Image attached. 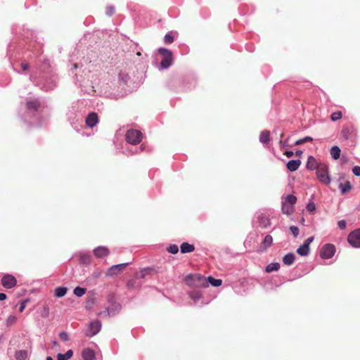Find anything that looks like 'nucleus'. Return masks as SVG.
Wrapping results in <instances>:
<instances>
[{
	"instance_id": "1",
	"label": "nucleus",
	"mask_w": 360,
	"mask_h": 360,
	"mask_svg": "<svg viewBox=\"0 0 360 360\" xmlns=\"http://www.w3.org/2000/svg\"><path fill=\"white\" fill-rule=\"evenodd\" d=\"M316 176L319 181L324 185H329L331 182V179L329 175L328 167L325 164H319V166L316 172Z\"/></svg>"
},
{
	"instance_id": "2",
	"label": "nucleus",
	"mask_w": 360,
	"mask_h": 360,
	"mask_svg": "<svg viewBox=\"0 0 360 360\" xmlns=\"http://www.w3.org/2000/svg\"><path fill=\"white\" fill-rule=\"evenodd\" d=\"M158 52L163 56V59L160 63L161 67L164 69L168 68L173 62L172 53L169 50L165 48H160L158 50Z\"/></svg>"
},
{
	"instance_id": "3",
	"label": "nucleus",
	"mask_w": 360,
	"mask_h": 360,
	"mask_svg": "<svg viewBox=\"0 0 360 360\" xmlns=\"http://www.w3.org/2000/svg\"><path fill=\"white\" fill-rule=\"evenodd\" d=\"M126 140L131 145L139 144L142 140V133L136 129H129L127 131Z\"/></svg>"
},
{
	"instance_id": "4",
	"label": "nucleus",
	"mask_w": 360,
	"mask_h": 360,
	"mask_svg": "<svg viewBox=\"0 0 360 360\" xmlns=\"http://www.w3.org/2000/svg\"><path fill=\"white\" fill-rule=\"evenodd\" d=\"M335 252V248L332 244H326L323 246L320 252V256L323 259H330Z\"/></svg>"
},
{
	"instance_id": "5",
	"label": "nucleus",
	"mask_w": 360,
	"mask_h": 360,
	"mask_svg": "<svg viewBox=\"0 0 360 360\" xmlns=\"http://www.w3.org/2000/svg\"><path fill=\"white\" fill-rule=\"evenodd\" d=\"M347 240L349 243L354 248H360V229L356 230L350 233L348 236Z\"/></svg>"
},
{
	"instance_id": "6",
	"label": "nucleus",
	"mask_w": 360,
	"mask_h": 360,
	"mask_svg": "<svg viewBox=\"0 0 360 360\" xmlns=\"http://www.w3.org/2000/svg\"><path fill=\"white\" fill-rule=\"evenodd\" d=\"M101 328V323L99 321H91L89 324V330L86 333V335L89 337H92L96 335Z\"/></svg>"
},
{
	"instance_id": "7",
	"label": "nucleus",
	"mask_w": 360,
	"mask_h": 360,
	"mask_svg": "<svg viewBox=\"0 0 360 360\" xmlns=\"http://www.w3.org/2000/svg\"><path fill=\"white\" fill-rule=\"evenodd\" d=\"M17 283V281L12 275H6L1 279V284L6 288H11Z\"/></svg>"
},
{
	"instance_id": "8",
	"label": "nucleus",
	"mask_w": 360,
	"mask_h": 360,
	"mask_svg": "<svg viewBox=\"0 0 360 360\" xmlns=\"http://www.w3.org/2000/svg\"><path fill=\"white\" fill-rule=\"evenodd\" d=\"M128 264H129V263L127 262V263H123V264L113 265L108 269L106 275L108 276H112L117 275L121 271H122Z\"/></svg>"
},
{
	"instance_id": "9",
	"label": "nucleus",
	"mask_w": 360,
	"mask_h": 360,
	"mask_svg": "<svg viewBox=\"0 0 360 360\" xmlns=\"http://www.w3.org/2000/svg\"><path fill=\"white\" fill-rule=\"evenodd\" d=\"M98 122V117L96 112L89 113L85 120L86 125L89 127H94L97 124Z\"/></svg>"
},
{
	"instance_id": "10",
	"label": "nucleus",
	"mask_w": 360,
	"mask_h": 360,
	"mask_svg": "<svg viewBox=\"0 0 360 360\" xmlns=\"http://www.w3.org/2000/svg\"><path fill=\"white\" fill-rule=\"evenodd\" d=\"M94 255L98 258L104 257L109 254L108 249L105 246H99L94 250Z\"/></svg>"
},
{
	"instance_id": "11",
	"label": "nucleus",
	"mask_w": 360,
	"mask_h": 360,
	"mask_svg": "<svg viewBox=\"0 0 360 360\" xmlns=\"http://www.w3.org/2000/svg\"><path fill=\"white\" fill-rule=\"evenodd\" d=\"M27 109L30 111L38 110L42 108V103L37 99L28 101L27 102Z\"/></svg>"
},
{
	"instance_id": "12",
	"label": "nucleus",
	"mask_w": 360,
	"mask_h": 360,
	"mask_svg": "<svg viewBox=\"0 0 360 360\" xmlns=\"http://www.w3.org/2000/svg\"><path fill=\"white\" fill-rule=\"evenodd\" d=\"M82 357L83 360H94L95 352L89 348H85L82 352Z\"/></svg>"
},
{
	"instance_id": "13",
	"label": "nucleus",
	"mask_w": 360,
	"mask_h": 360,
	"mask_svg": "<svg viewBox=\"0 0 360 360\" xmlns=\"http://www.w3.org/2000/svg\"><path fill=\"white\" fill-rule=\"evenodd\" d=\"M272 243H273L272 236L270 235H266L264 237V238L261 244V246L259 248V251L262 252V251L266 250L268 248H269L271 245Z\"/></svg>"
},
{
	"instance_id": "14",
	"label": "nucleus",
	"mask_w": 360,
	"mask_h": 360,
	"mask_svg": "<svg viewBox=\"0 0 360 360\" xmlns=\"http://www.w3.org/2000/svg\"><path fill=\"white\" fill-rule=\"evenodd\" d=\"M301 162L300 160H292L286 164L287 169L290 172L296 171L300 166Z\"/></svg>"
},
{
	"instance_id": "15",
	"label": "nucleus",
	"mask_w": 360,
	"mask_h": 360,
	"mask_svg": "<svg viewBox=\"0 0 360 360\" xmlns=\"http://www.w3.org/2000/svg\"><path fill=\"white\" fill-rule=\"evenodd\" d=\"M319 166V164L317 162L316 160L313 156H309L307 162V168L310 170L317 169Z\"/></svg>"
},
{
	"instance_id": "16",
	"label": "nucleus",
	"mask_w": 360,
	"mask_h": 360,
	"mask_svg": "<svg viewBox=\"0 0 360 360\" xmlns=\"http://www.w3.org/2000/svg\"><path fill=\"white\" fill-rule=\"evenodd\" d=\"M282 212L283 214H285L287 215H290L291 214L293 213L294 212V206L290 205V204H288V203H285L284 202H282Z\"/></svg>"
},
{
	"instance_id": "17",
	"label": "nucleus",
	"mask_w": 360,
	"mask_h": 360,
	"mask_svg": "<svg viewBox=\"0 0 360 360\" xmlns=\"http://www.w3.org/2000/svg\"><path fill=\"white\" fill-rule=\"evenodd\" d=\"M181 253H188L194 251L195 247L193 245L189 244L188 243H183L180 247Z\"/></svg>"
},
{
	"instance_id": "18",
	"label": "nucleus",
	"mask_w": 360,
	"mask_h": 360,
	"mask_svg": "<svg viewBox=\"0 0 360 360\" xmlns=\"http://www.w3.org/2000/svg\"><path fill=\"white\" fill-rule=\"evenodd\" d=\"M270 132L267 130H264L261 132L259 136V141L263 143H267L270 140Z\"/></svg>"
},
{
	"instance_id": "19",
	"label": "nucleus",
	"mask_w": 360,
	"mask_h": 360,
	"mask_svg": "<svg viewBox=\"0 0 360 360\" xmlns=\"http://www.w3.org/2000/svg\"><path fill=\"white\" fill-rule=\"evenodd\" d=\"M295 261V255L292 253L285 255L283 258V262L288 266L293 264Z\"/></svg>"
},
{
	"instance_id": "20",
	"label": "nucleus",
	"mask_w": 360,
	"mask_h": 360,
	"mask_svg": "<svg viewBox=\"0 0 360 360\" xmlns=\"http://www.w3.org/2000/svg\"><path fill=\"white\" fill-rule=\"evenodd\" d=\"M297 252L301 256H307L309 254V247L303 244L297 248Z\"/></svg>"
},
{
	"instance_id": "21",
	"label": "nucleus",
	"mask_w": 360,
	"mask_h": 360,
	"mask_svg": "<svg viewBox=\"0 0 360 360\" xmlns=\"http://www.w3.org/2000/svg\"><path fill=\"white\" fill-rule=\"evenodd\" d=\"M15 357L17 360H27L28 352L26 350H18L15 352Z\"/></svg>"
},
{
	"instance_id": "22",
	"label": "nucleus",
	"mask_w": 360,
	"mask_h": 360,
	"mask_svg": "<svg viewBox=\"0 0 360 360\" xmlns=\"http://www.w3.org/2000/svg\"><path fill=\"white\" fill-rule=\"evenodd\" d=\"M330 155L334 160H338L340 156V149L338 146H334L330 148Z\"/></svg>"
},
{
	"instance_id": "23",
	"label": "nucleus",
	"mask_w": 360,
	"mask_h": 360,
	"mask_svg": "<svg viewBox=\"0 0 360 360\" xmlns=\"http://www.w3.org/2000/svg\"><path fill=\"white\" fill-rule=\"evenodd\" d=\"M280 268V264L278 262H272L266 267V271L268 273L278 271Z\"/></svg>"
},
{
	"instance_id": "24",
	"label": "nucleus",
	"mask_w": 360,
	"mask_h": 360,
	"mask_svg": "<svg viewBox=\"0 0 360 360\" xmlns=\"http://www.w3.org/2000/svg\"><path fill=\"white\" fill-rule=\"evenodd\" d=\"M339 188L341 190L342 194L349 192L352 189L351 184L349 181H346L345 184H340Z\"/></svg>"
},
{
	"instance_id": "25",
	"label": "nucleus",
	"mask_w": 360,
	"mask_h": 360,
	"mask_svg": "<svg viewBox=\"0 0 360 360\" xmlns=\"http://www.w3.org/2000/svg\"><path fill=\"white\" fill-rule=\"evenodd\" d=\"M283 202H285V203H288V204H290L292 206L295 205V204L297 202V198L293 195H288L285 198L284 200H283Z\"/></svg>"
},
{
	"instance_id": "26",
	"label": "nucleus",
	"mask_w": 360,
	"mask_h": 360,
	"mask_svg": "<svg viewBox=\"0 0 360 360\" xmlns=\"http://www.w3.org/2000/svg\"><path fill=\"white\" fill-rule=\"evenodd\" d=\"M67 292V288L65 287H58L55 290V295L58 297L65 296Z\"/></svg>"
},
{
	"instance_id": "27",
	"label": "nucleus",
	"mask_w": 360,
	"mask_h": 360,
	"mask_svg": "<svg viewBox=\"0 0 360 360\" xmlns=\"http://www.w3.org/2000/svg\"><path fill=\"white\" fill-rule=\"evenodd\" d=\"M207 281L212 286L214 287L220 286L222 283V281L221 279H216L212 276L207 277Z\"/></svg>"
},
{
	"instance_id": "28",
	"label": "nucleus",
	"mask_w": 360,
	"mask_h": 360,
	"mask_svg": "<svg viewBox=\"0 0 360 360\" xmlns=\"http://www.w3.org/2000/svg\"><path fill=\"white\" fill-rule=\"evenodd\" d=\"M193 278H195V279L198 280L200 282L201 281H205V277H203V276H200L199 274H196V275H193H193L187 276L186 278V281L187 283H188L190 279H193Z\"/></svg>"
},
{
	"instance_id": "29",
	"label": "nucleus",
	"mask_w": 360,
	"mask_h": 360,
	"mask_svg": "<svg viewBox=\"0 0 360 360\" xmlns=\"http://www.w3.org/2000/svg\"><path fill=\"white\" fill-rule=\"evenodd\" d=\"M86 292V289L80 287H76L74 289V294L77 297L83 296Z\"/></svg>"
},
{
	"instance_id": "30",
	"label": "nucleus",
	"mask_w": 360,
	"mask_h": 360,
	"mask_svg": "<svg viewBox=\"0 0 360 360\" xmlns=\"http://www.w3.org/2000/svg\"><path fill=\"white\" fill-rule=\"evenodd\" d=\"M80 262L84 264H89L91 262V256L89 255H82L79 258Z\"/></svg>"
},
{
	"instance_id": "31",
	"label": "nucleus",
	"mask_w": 360,
	"mask_h": 360,
	"mask_svg": "<svg viewBox=\"0 0 360 360\" xmlns=\"http://www.w3.org/2000/svg\"><path fill=\"white\" fill-rule=\"evenodd\" d=\"M313 141L312 137H311V136H306L304 138H302V139H300L296 141L295 143V145L298 146V145H301V144H303L304 143H307V142H309V141Z\"/></svg>"
},
{
	"instance_id": "32",
	"label": "nucleus",
	"mask_w": 360,
	"mask_h": 360,
	"mask_svg": "<svg viewBox=\"0 0 360 360\" xmlns=\"http://www.w3.org/2000/svg\"><path fill=\"white\" fill-rule=\"evenodd\" d=\"M342 114L340 111L334 112L331 115V120L333 121H337L341 119Z\"/></svg>"
},
{
	"instance_id": "33",
	"label": "nucleus",
	"mask_w": 360,
	"mask_h": 360,
	"mask_svg": "<svg viewBox=\"0 0 360 360\" xmlns=\"http://www.w3.org/2000/svg\"><path fill=\"white\" fill-rule=\"evenodd\" d=\"M306 208L309 212H313L316 210V205L313 201H310L307 203Z\"/></svg>"
},
{
	"instance_id": "34",
	"label": "nucleus",
	"mask_w": 360,
	"mask_h": 360,
	"mask_svg": "<svg viewBox=\"0 0 360 360\" xmlns=\"http://www.w3.org/2000/svg\"><path fill=\"white\" fill-rule=\"evenodd\" d=\"M167 250L169 252H170L172 254H176L179 251V247L176 245H170L168 247Z\"/></svg>"
},
{
	"instance_id": "35",
	"label": "nucleus",
	"mask_w": 360,
	"mask_h": 360,
	"mask_svg": "<svg viewBox=\"0 0 360 360\" xmlns=\"http://www.w3.org/2000/svg\"><path fill=\"white\" fill-rule=\"evenodd\" d=\"M164 41L166 44H172L174 41V37L171 34H167L165 36Z\"/></svg>"
},
{
	"instance_id": "36",
	"label": "nucleus",
	"mask_w": 360,
	"mask_h": 360,
	"mask_svg": "<svg viewBox=\"0 0 360 360\" xmlns=\"http://www.w3.org/2000/svg\"><path fill=\"white\" fill-rule=\"evenodd\" d=\"M290 230L295 237H297L299 234V229L295 226H291Z\"/></svg>"
},
{
	"instance_id": "37",
	"label": "nucleus",
	"mask_w": 360,
	"mask_h": 360,
	"mask_svg": "<svg viewBox=\"0 0 360 360\" xmlns=\"http://www.w3.org/2000/svg\"><path fill=\"white\" fill-rule=\"evenodd\" d=\"M59 337L63 341H68L69 340V336L65 332L60 333Z\"/></svg>"
},
{
	"instance_id": "38",
	"label": "nucleus",
	"mask_w": 360,
	"mask_h": 360,
	"mask_svg": "<svg viewBox=\"0 0 360 360\" xmlns=\"http://www.w3.org/2000/svg\"><path fill=\"white\" fill-rule=\"evenodd\" d=\"M352 172L355 176H360V167L354 166L352 168Z\"/></svg>"
},
{
	"instance_id": "39",
	"label": "nucleus",
	"mask_w": 360,
	"mask_h": 360,
	"mask_svg": "<svg viewBox=\"0 0 360 360\" xmlns=\"http://www.w3.org/2000/svg\"><path fill=\"white\" fill-rule=\"evenodd\" d=\"M346 224L345 220H340L338 223V227L342 230L346 228Z\"/></svg>"
},
{
	"instance_id": "40",
	"label": "nucleus",
	"mask_w": 360,
	"mask_h": 360,
	"mask_svg": "<svg viewBox=\"0 0 360 360\" xmlns=\"http://www.w3.org/2000/svg\"><path fill=\"white\" fill-rule=\"evenodd\" d=\"M107 96L110 98L117 99L119 97H123L124 95L122 94L121 96H119V95H115V94L113 92H110V94L108 95H107Z\"/></svg>"
},
{
	"instance_id": "41",
	"label": "nucleus",
	"mask_w": 360,
	"mask_h": 360,
	"mask_svg": "<svg viewBox=\"0 0 360 360\" xmlns=\"http://www.w3.org/2000/svg\"><path fill=\"white\" fill-rule=\"evenodd\" d=\"M20 67H21L22 71L25 72L29 69V64L27 63H22L20 64Z\"/></svg>"
},
{
	"instance_id": "42",
	"label": "nucleus",
	"mask_w": 360,
	"mask_h": 360,
	"mask_svg": "<svg viewBox=\"0 0 360 360\" xmlns=\"http://www.w3.org/2000/svg\"><path fill=\"white\" fill-rule=\"evenodd\" d=\"M64 354L65 355L66 359H70L72 356L73 352L71 349H69Z\"/></svg>"
},
{
	"instance_id": "43",
	"label": "nucleus",
	"mask_w": 360,
	"mask_h": 360,
	"mask_svg": "<svg viewBox=\"0 0 360 360\" xmlns=\"http://www.w3.org/2000/svg\"><path fill=\"white\" fill-rule=\"evenodd\" d=\"M314 239V237H313V236H312V237H309V238H308L304 241V245H307V246H308V247H309L310 243L313 242Z\"/></svg>"
},
{
	"instance_id": "44",
	"label": "nucleus",
	"mask_w": 360,
	"mask_h": 360,
	"mask_svg": "<svg viewBox=\"0 0 360 360\" xmlns=\"http://www.w3.org/2000/svg\"><path fill=\"white\" fill-rule=\"evenodd\" d=\"M115 11V8L112 7V6H110V7H108L107 8V13L109 15H111Z\"/></svg>"
},
{
	"instance_id": "45",
	"label": "nucleus",
	"mask_w": 360,
	"mask_h": 360,
	"mask_svg": "<svg viewBox=\"0 0 360 360\" xmlns=\"http://www.w3.org/2000/svg\"><path fill=\"white\" fill-rule=\"evenodd\" d=\"M57 360H68L65 354H58L57 356Z\"/></svg>"
},
{
	"instance_id": "46",
	"label": "nucleus",
	"mask_w": 360,
	"mask_h": 360,
	"mask_svg": "<svg viewBox=\"0 0 360 360\" xmlns=\"http://www.w3.org/2000/svg\"><path fill=\"white\" fill-rule=\"evenodd\" d=\"M16 321V317L15 316H10L8 318V322L14 323Z\"/></svg>"
},
{
	"instance_id": "47",
	"label": "nucleus",
	"mask_w": 360,
	"mask_h": 360,
	"mask_svg": "<svg viewBox=\"0 0 360 360\" xmlns=\"http://www.w3.org/2000/svg\"><path fill=\"white\" fill-rule=\"evenodd\" d=\"M25 306H26V303L25 302H22L21 304H20V308H19V311L20 312L23 311V310L25 309Z\"/></svg>"
},
{
	"instance_id": "48",
	"label": "nucleus",
	"mask_w": 360,
	"mask_h": 360,
	"mask_svg": "<svg viewBox=\"0 0 360 360\" xmlns=\"http://www.w3.org/2000/svg\"><path fill=\"white\" fill-rule=\"evenodd\" d=\"M6 298V295L4 293H0V301L4 300Z\"/></svg>"
},
{
	"instance_id": "49",
	"label": "nucleus",
	"mask_w": 360,
	"mask_h": 360,
	"mask_svg": "<svg viewBox=\"0 0 360 360\" xmlns=\"http://www.w3.org/2000/svg\"><path fill=\"white\" fill-rule=\"evenodd\" d=\"M285 155L287 157L290 158L293 155V152L292 151L285 152Z\"/></svg>"
},
{
	"instance_id": "50",
	"label": "nucleus",
	"mask_w": 360,
	"mask_h": 360,
	"mask_svg": "<svg viewBox=\"0 0 360 360\" xmlns=\"http://www.w3.org/2000/svg\"><path fill=\"white\" fill-rule=\"evenodd\" d=\"M101 276V272H94L93 274V276L94 278H98Z\"/></svg>"
},
{
	"instance_id": "51",
	"label": "nucleus",
	"mask_w": 360,
	"mask_h": 360,
	"mask_svg": "<svg viewBox=\"0 0 360 360\" xmlns=\"http://www.w3.org/2000/svg\"><path fill=\"white\" fill-rule=\"evenodd\" d=\"M191 297H192V298H193V299H197V298H199V297H200V295H199L198 293H195V297H193V296L191 295Z\"/></svg>"
},
{
	"instance_id": "52",
	"label": "nucleus",
	"mask_w": 360,
	"mask_h": 360,
	"mask_svg": "<svg viewBox=\"0 0 360 360\" xmlns=\"http://www.w3.org/2000/svg\"><path fill=\"white\" fill-rule=\"evenodd\" d=\"M107 312L108 315L114 314L109 309H107Z\"/></svg>"
},
{
	"instance_id": "53",
	"label": "nucleus",
	"mask_w": 360,
	"mask_h": 360,
	"mask_svg": "<svg viewBox=\"0 0 360 360\" xmlns=\"http://www.w3.org/2000/svg\"><path fill=\"white\" fill-rule=\"evenodd\" d=\"M46 360H53L51 356H47Z\"/></svg>"
},
{
	"instance_id": "54",
	"label": "nucleus",
	"mask_w": 360,
	"mask_h": 360,
	"mask_svg": "<svg viewBox=\"0 0 360 360\" xmlns=\"http://www.w3.org/2000/svg\"><path fill=\"white\" fill-rule=\"evenodd\" d=\"M74 68H77V64H76V63H75V64H74Z\"/></svg>"
},
{
	"instance_id": "55",
	"label": "nucleus",
	"mask_w": 360,
	"mask_h": 360,
	"mask_svg": "<svg viewBox=\"0 0 360 360\" xmlns=\"http://www.w3.org/2000/svg\"><path fill=\"white\" fill-rule=\"evenodd\" d=\"M285 146H286V143H285V142H284V143H283V148H285Z\"/></svg>"
}]
</instances>
